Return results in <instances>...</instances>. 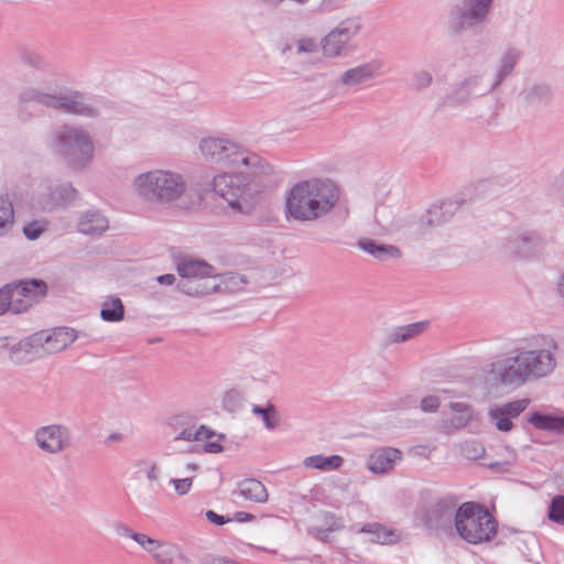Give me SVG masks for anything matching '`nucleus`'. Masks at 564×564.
Wrapping results in <instances>:
<instances>
[{"label":"nucleus","instance_id":"obj_8","mask_svg":"<svg viewBox=\"0 0 564 564\" xmlns=\"http://www.w3.org/2000/svg\"><path fill=\"white\" fill-rule=\"evenodd\" d=\"M541 349L519 350L529 381L549 376L556 367L554 352L558 346L554 338H543Z\"/></svg>","mask_w":564,"mask_h":564},{"label":"nucleus","instance_id":"obj_25","mask_svg":"<svg viewBox=\"0 0 564 564\" xmlns=\"http://www.w3.org/2000/svg\"><path fill=\"white\" fill-rule=\"evenodd\" d=\"M519 97L525 107L541 108L546 107L551 102L553 91L546 83H534L525 87Z\"/></svg>","mask_w":564,"mask_h":564},{"label":"nucleus","instance_id":"obj_9","mask_svg":"<svg viewBox=\"0 0 564 564\" xmlns=\"http://www.w3.org/2000/svg\"><path fill=\"white\" fill-rule=\"evenodd\" d=\"M361 20L350 17L338 23L321 41L323 54L327 57L347 55L351 47L349 42L360 32Z\"/></svg>","mask_w":564,"mask_h":564},{"label":"nucleus","instance_id":"obj_34","mask_svg":"<svg viewBox=\"0 0 564 564\" xmlns=\"http://www.w3.org/2000/svg\"><path fill=\"white\" fill-rule=\"evenodd\" d=\"M528 422L538 430L554 432L557 434L564 433V416L533 412L528 417Z\"/></svg>","mask_w":564,"mask_h":564},{"label":"nucleus","instance_id":"obj_57","mask_svg":"<svg viewBox=\"0 0 564 564\" xmlns=\"http://www.w3.org/2000/svg\"><path fill=\"white\" fill-rule=\"evenodd\" d=\"M131 539L135 541L140 546H142L145 551H148L151 544H153L154 540L144 533H138L135 531L133 532Z\"/></svg>","mask_w":564,"mask_h":564},{"label":"nucleus","instance_id":"obj_16","mask_svg":"<svg viewBox=\"0 0 564 564\" xmlns=\"http://www.w3.org/2000/svg\"><path fill=\"white\" fill-rule=\"evenodd\" d=\"M470 199V195L460 193L453 198L442 200L440 204H433L425 210L427 214V220H425L426 224H433L434 227L442 226L449 221L455 213Z\"/></svg>","mask_w":564,"mask_h":564},{"label":"nucleus","instance_id":"obj_26","mask_svg":"<svg viewBox=\"0 0 564 564\" xmlns=\"http://www.w3.org/2000/svg\"><path fill=\"white\" fill-rule=\"evenodd\" d=\"M177 290L188 296L200 297L219 291L216 278L213 279H182Z\"/></svg>","mask_w":564,"mask_h":564},{"label":"nucleus","instance_id":"obj_3","mask_svg":"<svg viewBox=\"0 0 564 564\" xmlns=\"http://www.w3.org/2000/svg\"><path fill=\"white\" fill-rule=\"evenodd\" d=\"M454 528L460 539L476 545L496 536L498 522L484 505L467 501L457 508Z\"/></svg>","mask_w":564,"mask_h":564},{"label":"nucleus","instance_id":"obj_45","mask_svg":"<svg viewBox=\"0 0 564 564\" xmlns=\"http://www.w3.org/2000/svg\"><path fill=\"white\" fill-rule=\"evenodd\" d=\"M471 97L474 96L464 80L452 91L451 95L447 96L446 102L451 106L465 104Z\"/></svg>","mask_w":564,"mask_h":564},{"label":"nucleus","instance_id":"obj_55","mask_svg":"<svg viewBox=\"0 0 564 564\" xmlns=\"http://www.w3.org/2000/svg\"><path fill=\"white\" fill-rule=\"evenodd\" d=\"M206 518L209 522H212L216 525H224L226 523H229L232 520L231 518L218 514L213 510H208L206 512Z\"/></svg>","mask_w":564,"mask_h":564},{"label":"nucleus","instance_id":"obj_60","mask_svg":"<svg viewBox=\"0 0 564 564\" xmlns=\"http://www.w3.org/2000/svg\"><path fill=\"white\" fill-rule=\"evenodd\" d=\"M223 446L218 442H207L204 445V452L217 454L223 452Z\"/></svg>","mask_w":564,"mask_h":564},{"label":"nucleus","instance_id":"obj_33","mask_svg":"<svg viewBox=\"0 0 564 564\" xmlns=\"http://www.w3.org/2000/svg\"><path fill=\"white\" fill-rule=\"evenodd\" d=\"M47 293V285L43 280L32 279L29 281H19L15 283V294L30 300L32 307Z\"/></svg>","mask_w":564,"mask_h":564},{"label":"nucleus","instance_id":"obj_15","mask_svg":"<svg viewBox=\"0 0 564 564\" xmlns=\"http://www.w3.org/2000/svg\"><path fill=\"white\" fill-rule=\"evenodd\" d=\"M529 399H520L496 405L489 409L488 416L500 432H509L513 429L512 419L518 417L529 405Z\"/></svg>","mask_w":564,"mask_h":564},{"label":"nucleus","instance_id":"obj_2","mask_svg":"<svg viewBox=\"0 0 564 564\" xmlns=\"http://www.w3.org/2000/svg\"><path fill=\"white\" fill-rule=\"evenodd\" d=\"M239 173H224L214 176L213 192L227 202L235 212L248 214L253 206V198L264 187L263 177L272 172V167L261 159L260 166H245Z\"/></svg>","mask_w":564,"mask_h":564},{"label":"nucleus","instance_id":"obj_21","mask_svg":"<svg viewBox=\"0 0 564 564\" xmlns=\"http://www.w3.org/2000/svg\"><path fill=\"white\" fill-rule=\"evenodd\" d=\"M402 459V453L394 447H379L372 451L367 460V468L376 475L387 474Z\"/></svg>","mask_w":564,"mask_h":564},{"label":"nucleus","instance_id":"obj_31","mask_svg":"<svg viewBox=\"0 0 564 564\" xmlns=\"http://www.w3.org/2000/svg\"><path fill=\"white\" fill-rule=\"evenodd\" d=\"M521 57L522 51L517 47H508L502 53L495 74L494 86H499L508 76L511 75Z\"/></svg>","mask_w":564,"mask_h":564},{"label":"nucleus","instance_id":"obj_64","mask_svg":"<svg viewBox=\"0 0 564 564\" xmlns=\"http://www.w3.org/2000/svg\"><path fill=\"white\" fill-rule=\"evenodd\" d=\"M204 564H236V563L226 557H214V558L206 561Z\"/></svg>","mask_w":564,"mask_h":564},{"label":"nucleus","instance_id":"obj_40","mask_svg":"<svg viewBox=\"0 0 564 564\" xmlns=\"http://www.w3.org/2000/svg\"><path fill=\"white\" fill-rule=\"evenodd\" d=\"M14 224V209L8 196H0V236L6 235Z\"/></svg>","mask_w":564,"mask_h":564},{"label":"nucleus","instance_id":"obj_51","mask_svg":"<svg viewBox=\"0 0 564 564\" xmlns=\"http://www.w3.org/2000/svg\"><path fill=\"white\" fill-rule=\"evenodd\" d=\"M432 75L426 70H419L413 75V82L412 85L416 89H423L431 85L432 83Z\"/></svg>","mask_w":564,"mask_h":564},{"label":"nucleus","instance_id":"obj_56","mask_svg":"<svg viewBox=\"0 0 564 564\" xmlns=\"http://www.w3.org/2000/svg\"><path fill=\"white\" fill-rule=\"evenodd\" d=\"M325 528L328 531L334 532L338 531L343 528V524L339 519H337L333 513L325 514Z\"/></svg>","mask_w":564,"mask_h":564},{"label":"nucleus","instance_id":"obj_59","mask_svg":"<svg viewBox=\"0 0 564 564\" xmlns=\"http://www.w3.org/2000/svg\"><path fill=\"white\" fill-rule=\"evenodd\" d=\"M116 532L121 535V536H126V538H130L132 536L133 534V530L130 529L128 525H126L124 523H117L116 527Z\"/></svg>","mask_w":564,"mask_h":564},{"label":"nucleus","instance_id":"obj_41","mask_svg":"<svg viewBox=\"0 0 564 564\" xmlns=\"http://www.w3.org/2000/svg\"><path fill=\"white\" fill-rule=\"evenodd\" d=\"M465 82L474 97L486 95L498 87L494 86V80L486 83L484 75L479 73L468 76Z\"/></svg>","mask_w":564,"mask_h":564},{"label":"nucleus","instance_id":"obj_44","mask_svg":"<svg viewBox=\"0 0 564 564\" xmlns=\"http://www.w3.org/2000/svg\"><path fill=\"white\" fill-rule=\"evenodd\" d=\"M547 518L557 524H564V495L555 496L547 508Z\"/></svg>","mask_w":564,"mask_h":564},{"label":"nucleus","instance_id":"obj_14","mask_svg":"<svg viewBox=\"0 0 564 564\" xmlns=\"http://www.w3.org/2000/svg\"><path fill=\"white\" fill-rule=\"evenodd\" d=\"M543 246V238L538 231H523L510 237L503 243L506 253L516 259H530L534 257Z\"/></svg>","mask_w":564,"mask_h":564},{"label":"nucleus","instance_id":"obj_5","mask_svg":"<svg viewBox=\"0 0 564 564\" xmlns=\"http://www.w3.org/2000/svg\"><path fill=\"white\" fill-rule=\"evenodd\" d=\"M133 185L138 194L150 203H171L185 192L183 176L170 171L155 170L135 177Z\"/></svg>","mask_w":564,"mask_h":564},{"label":"nucleus","instance_id":"obj_38","mask_svg":"<svg viewBox=\"0 0 564 564\" xmlns=\"http://www.w3.org/2000/svg\"><path fill=\"white\" fill-rule=\"evenodd\" d=\"M448 408L453 412L457 413V415L453 416L452 420H451V425L455 430L464 429V427H466L469 424V422L473 419V413H471V406L468 403H466V402H451L448 404Z\"/></svg>","mask_w":564,"mask_h":564},{"label":"nucleus","instance_id":"obj_49","mask_svg":"<svg viewBox=\"0 0 564 564\" xmlns=\"http://www.w3.org/2000/svg\"><path fill=\"white\" fill-rule=\"evenodd\" d=\"M44 230L45 226L41 221L34 220L24 226L23 234L29 240H35Z\"/></svg>","mask_w":564,"mask_h":564},{"label":"nucleus","instance_id":"obj_27","mask_svg":"<svg viewBox=\"0 0 564 564\" xmlns=\"http://www.w3.org/2000/svg\"><path fill=\"white\" fill-rule=\"evenodd\" d=\"M108 227V219L97 210L84 213L77 223L78 231L87 236L100 235L105 232Z\"/></svg>","mask_w":564,"mask_h":564},{"label":"nucleus","instance_id":"obj_20","mask_svg":"<svg viewBox=\"0 0 564 564\" xmlns=\"http://www.w3.org/2000/svg\"><path fill=\"white\" fill-rule=\"evenodd\" d=\"M77 196V189L69 183L61 184L55 187H48V192L39 198V204L43 212H53L61 207L69 205Z\"/></svg>","mask_w":564,"mask_h":564},{"label":"nucleus","instance_id":"obj_7","mask_svg":"<svg viewBox=\"0 0 564 564\" xmlns=\"http://www.w3.org/2000/svg\"><path fill=\"white\" fill-rule=\"evenodd\" d=\"M495 0H459L448 13L447 26L452 34L485 26L492 13Z\"/></svg>","mask_w":564,"mask_h":564},{"label":"nucleus","instance_id":"obj_18","mask_svg":"<svg viewBox=\"0 0 564 564\" xmlns=\"http://www.w3.org/2000/svg\"><path fill=\"white\" fill-rule=\"evenodd\" d=\"M34 105L47 108V93L35 87L23 88L18 95L17 104V116L21 123H28L33 119L32 107Z\"/></svg>","mask_w":564,"mask_h":564},{"label":"nucleus","instance_id":"obj_23","mask_svg":"<svg viewBox=\"0 0 564 564\" xmlns=\"http://www.w3.org/2000/svg\"><path fill=\"white\" fill-rule=\"evenodd\" d=\"M43 337V335L33 334L30 337L13 343L10 346V361L14 365H24L30 362L35 355V349L42 344Z\"/></svg>","mask_w":564,"mask_h":564},{"label":"nucleus","instance_id":"obj_28","mask_svg":"<svg viewBox=\"0 0 564 564\" xmlns=\"http://www.w3.org/2000/svg\"><path fill=\"white\" fill-rule=\"evenodd\" d=\"M245 500L264 503L268 501L269 494L265 486L256 478H247L238 484V489L234 492Z\"/></svg>","mask_w":564,"mask_h":564},{"label":"nucleus","instance_id":"obj_39","mask_svg":"<svg viewBox=\"0 0 564 564\" xmlns=\"http://www.w3.org/2000/svg\"><path fill=\"white\" fill-rule=\"evenodd\" d=\"M252 413L262 419L268 430H274L280 424V414L271 403L267 406L253 405Z\"/></svg>","mask_w":564,"mask_h":564},{"label":"nucleus","instance_id":"obj_1","mask_svg":"<svg viewBox=\"0 0 564 564\" xmlns=\"http://www.w3.org/2000/svg\"><path fill=\"white\" fill-rule=\"evenodd\" d=\"M339 200V189L329 180L312 178L294 184L286 194L288 219L313 223L326 217Z\"/></svg>","mask_w":564,"mask_h":564},{"label":"nucleus","instance_id":"obj_46","mask_svg":"<svg viewBox=\"0 0 564 564\" xmlns=\"http://www.w3.org/2000/svg\"><path fill=\"white\" fill-rule=\"evenodd\" d=\"M242 394L238 390H229L223 398V406L228 412H235L242 405Z\"/></svg>","mask_w":564,"mask_h":564},{"label":"nucleus","instance_id":"obj_61","mask_svg":"<svg viewBox=\"0 0 564 564\" xmlns=\"http://www.w3.org/2000/svg\"><path fill=\"white\" fill-rule=\"evenodd\" d=\"M254 519H256L254 514L245 512V511H238L234 516V520H236L237 522H247V521H252Z\"/></svg>","mask_w":564,"mask_h":564},{"label":"nucleus","instance_id":"obj_11","mask_svg":"<svg viewBox=\"0 0 564 564\" xmlns=\"http://www.w3.org/2000/svg\"><path fill=\"white\" fill-rule=\"evenodd\" d=\"M488 373L496 384L519 388L529 381L523 369L520 351L514 356H508L489 365Z\"/></svg>","mask_w":564,"mask_h":564},{"label":"nucleus","instance_id":"obj_4","mask_svg":"<svg viewBox=\"0 0 564 564\" xmlns=\"http://www.w3.org/2000/svg\"><path fill=\"white\" fill-rule=\"evenodd\" d=\"M53 148L56 154L72 169L82 170L94 158V143L80 128L63 126L53 134Z\"/></svg>","mask_w":564,"mask_h":564},{"label":"nucleus","instance_id":"obj_13","mask_svg":"<svg viewBox=\"0 0 564 564\" xmlns=\"http://www.w3.org/2000/svg\"><path fill=\"white\" fill-rule=\"evenodd\" d=\"M80 98L82 95L78 91H72L68 95L47 93V108L86 118L98 117L99 110Z\"/></svg>","mask_w":564,"mask_h":564},{"label":"nucleus","instance_id":"obj_22","mask_svg":"<svg viewBox=\"0 0 564 564\" xmlns=\"http://www.w3.org/2000/svg\"><path fill=\"white\" fill-rule=\"evenodd\" d=\"M147 552H149L159 564H174L175 560H178L183 564L189 563V558L183 550L178 545L170 542L153 540V544H151Z\"/></svg>","mask_w":564,"mask_h":564},{"label":"nucleus","instance_id":"obj_6","mask_svg":"<svg viewBox=\"0 0 564 564\" xmlns=\"http://www.w3.org/2000/svg\"><path fill=\"white\" fill-rule=\"evenodd\" d=\"M199 149L206 161L226 166H260L261 158L240 148L235 142L220 138H205Z\"/></svg>","mask_w":564,"mask_h":564},{"label":"nucleus","instance_id":"obj_30","mask_svg":"<svg viewBox=\"0 0 564 564\" xmlns=\"http://www.w3.org/2000/svg\"><path fill=\"white\" fill-rule=\"evenodd\" d=\"M357 246L379 261L398 259L402 256L401 250L397 246L378 243L372 239H361L357 242Z\"/></svg>","mask_w":564,"mask_h":564},{"label":"nucleus","instance_id":"obj_42","mask_svg":"<svg viewBox=\"0 0 564 564\" xmlns=\"http://www.w3.org/2000/svg\"><path fill=\"white\" fill-rule=\"evenodd\" d=\"M20 59L36 69H45L48 66L47 61L36 51L31 50L26 46H20L18 48Z\"/></svg>","mask_w":564,"mask_h":564},{"label":"nucleus","instance_id":"obj_47","mask_svg":"<svg viewBox=\"0 0 564 564\" xmlns=\"http://www.w3.org/2000/svg\"><path fill=\"white\" fill-rule=\"evenodd\" d=\"M322 48L321 42L314 37H301L296 41L297 54H316Z\"/></svg>","mask_w":564,"mask_h":564},{"label":"nucleus","instance_id":"obj_35","mask_svg":"<svg viewBox=\"0 0 564 564\" xmlns=\"http://www.w3.org/2000/svg\"><path fill=\"white\" fill-rule=\"evenodd\" d=\"M426 322L412 323L393 328L387 336L388 344L403 343L420 335L426 327Z\"/></svg>","mask_w":564,"mask_h":564},{"label":"nucleus","instance_id":"obj_53","mask_svg":"<svg viewBox=\"0 0 564 564\" xmlns=\"http://www.w3.org/2000/svg\"><path fill=\"white\" fill-rule=\"evenodd\" d=\"M171 484L174 486V489H175V492L178 495V496H183V495H186L191 488H192V484H193V478L188 477V478H183V479H171Z\"/></svg>","mask_w":564,"mask_h":564},{"label":"nucleus","instance_id":"obj_36","mask_svg":"<svg viewBox=\"0 0 564 564\" xmlns=\"http://www.w3.org/2000/svg\"><path fill=\"white\" fill-rule=\"evenodd\" d=\"M344 459L339 455H330V456H323V455H313L308 456L304 459L303 465L307 468H316L321 470H335L338 469Z\"/></svg>","mask_w":564,"mask_h":564},{"label":"nucleus","instance_id":"obj_24","mask_svg":"<svg viewBox=\"0 0 564 564\" xmlns=\"http://www.w3.org/2000/svg\"><path fill=\"white\" fill-rule=\"evenodd\" d=\"M37 334L44 336L41 346L50 354L65 349L77 338L76 330L70 327H56L53 329L52 334Z\"/></svg>","mask_w":564,"mask_h":564},{"label":"nucleus","instance_id":"obj_29","mask_svg":"<svg viewBox=\"0 0 564 564\" xmlns=\"http://www.w3.org/2000/svg\"><path fill=\"white\" fill-rule=\"evenodd\" d=\"M177 272L182 279H213L216 278L214 268L202 260H183L177 263Z\"/></svg>","mask_w":564,"mask_h":564},{"label":"nucleus","instance_id":"obj_63","mask_svg":"<svg viewBox=\"0 0 564 564\" xmlns=\"http://www.w3.org/2000/svg\"><path fill=\"white\" fill-rule=\"evenodd\" d=\"M159 473H160V470H159L156 464L152 463L147 473V477L150 480H156L159 478Z\"/></svg>","mask_w":564,"mask_h":564},{"label":"nucleus","instance_id":"obj_32","mask_svg":"<svg viewBox=\"0 0 564 564\" xmlns=\"http://www.w3.org/2000/svg\"><path fill=\"white\" fill-rule=\"evenodd\" d=\"M356 532L370 534V541L379 544H394L400 539L397 530L389 529L379 522L364 524Z\"/></svg>","mask_w":564,"mask_h":564},{"label":"nucleus","instance_id":"obj_58","mask_svg":"<svg viewBox=\"0 0 564 564\" xmlns=\"http://www.w3.org/2000/svg\"><path fill=\"white\" fill-rule=\"evenodd\" d=\"M329 532L330 531H328L327 528L312 527L308 529V533L322 542H328Z\"/></svg>","mask_w":564,"mask_h":564},{"label":"nucleus","instance_id":"obj_37","mask_svg":"<svg viewBox=\"0 0 564 564\" xmlns=\"http://www.w3.org/2000/svg\"><path fill=\"white\" fill-rule=\"evenodd\" d=\"M100 317L105 322H120L124 317V306L119 297H111L105 301L100 311Z\"/></svg>","mask_w":564,"mask_h":564},{"label":"nucleus","instance_id":"obj_50","mask_svg":"<svg viewBox=\"0 0 564 564\" xmlns=\"http://www.w3.org/2000/svg\"><path fill=\"white\" fill-rule=\"evenodd\" d=\"M441 405V399L436 395H426L421 400L420 409L425 413H434Z\"/></svg>","mask_w":564,"mask_h":564},{"label":"nucleus","instance_id":"obj_12","mask_svg":"<svg viewBox=\"0 0 564 564\" xmlns=\"http://www.w3.org/2000/svg\"><path fill=\"white\" fill-rule=\"evenodd\" d=\"M34 441L42 452L57 455L72 445V432L63 424L44 425L35 430Z\"/></svg>","mask_w":564,"mask_h":564},{"label":"nucleus","instance_id":"obj_48","mask_svg":"<svg viewBox=\"0 0 564 564\" xmlns=\"http://www.w3.org/2000/svg\"><path fill=\"white\" fill-rule=\"evenodd\" d=\"M9 294L12 295V301H10L12 313L20 314V313L28 311L31 307L30 300H25L24 296L15 294V283L10 284Z\"/></svg>","mask_w":564,"mask_h":564},{"label":"nucleus","instance_id":"obj_54","mask_svg":"<svg viewBox=\"0 0 564 564\" xmlns=\"http://www.w3.org/2000/svg\"><path fill=\"white\" fill-rule=\"evenodd\" d=\"M202 431H193L192 429H183L175 437L174 441H200Z\"/></svg>","mask_w":564,"mask_h":564},{"label":"nucleus","instance_id":"obj_17","mask_svg":"<svg viewBox=\"0 0 564 564\" xmlns=\"http://www.w3.org/2000/svg\"><path fill=\"white\" fill-rule=\"evenodd\" d=\"M384 66L381 59H371L367 63L357 65L345 70L340 75V83L345 86H356L370 82L382 75V68Z\"/></svg>","mask_w":564,"mask_h":564},{"label":"nucleus","instance_id":"obj_10","mask_svg":"<svg viewBox=\"0 0 564 564\" xmlns=\"http://www.w3.org/2000/svg\"><path fill=\"white\" fill-rule=\"evenodd\" d=\"M457 508V498L453 495H446L437 498L431 506L423 509L419 518L426 530L447 532L454 525Z\"/></svg>","mask_w":564,"mask_h":564},{"label":"nucleus","instance_id":"obj_19","mask_svg":"<svg viewBox=\"0 0 564 564\" xmlns=\"http://www.w3.org/2000/svg\"><path fill=\"white\" fill-rule=\"evenodd\" d=\"M514 555H519L524 562L530 564H540L542 552L538 538L532 533L516 534L510 541Z\"/></svg>","mask_w":564,"mask_h":564},{"label":"nucleus","instance_id":"obj_52","mask_svg":"<svg viewBox=\"0 0 564 564\" xmlns=\"http://www.w3.org/2000/svg\"><path fill=\"white\" fill-rule=\"evenodd\" d=\"M10 292V284L4 285L0 289V315L4 314L6 312H11V302L12 295L9 294Z\"/></svg>","mask_w":564,"mask_h":564},{"label":"nucleus","instance_id":"obj_43","mask_svg":"<svg viewBox=\"0 0 564 564\" xmlns=\"http://www.w3.org/2000/svg\"><path fill=\"white\" fill-rule=\"evenodd\" d=\"M427 214L423 213L419 218L409 221L404 226V231L408 236L413 238H419L429 232L432 228H434L433 224H426Z\"/></svg>","mask_w":564,"mask_h":564},{"label":"nucleus","instance_id":"obj_62","mask_svg":"<svg viewBox=\"0 0 564 564\" xmlns=\"http://www.w3.org/2000/svg\"><path fill=\"white\" fill-rule=\"evenodd\" d=\"M156 280L160 284L172 285L175 281V276H174V274L166 273V274H162V275L158 276Z\"/></svg>","mask_w":564,"mask_h":564}]
</instances>
